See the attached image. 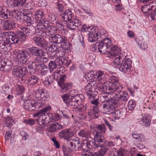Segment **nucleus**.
I'll use <instances>...</instances> for the list:
<instances>
[{"label": "nucleus", "instance_id": "1", "mask_svg": "<svg viewBox=\"0 0 156 156\" xmlns=\"http://www.w3.org/2000/svg\"><path fill=\"white\" fill-rule=\"evenodd\" d=\"M99 44L97 45L99 51L102 54L106 53L109 55V57L113 58L119 55V49L115 45H113L110 39L99 40Z\"/></svg>", "mask_w": 156, "mask_h": 156}, {"label": "nucleus", "instance_id": "2", "mask_svg": "<svg viewBox=\"0 0 156 156\" xmlns=\"http://www.w3.org/2000/svg\"><path fill=\"white\" fill-rule=\"evenodd\" d=\"M127 54L124 52H121L118 57L115 58L113 62V64L117 66L119 65V70L122 72H129L131 66L132 61L130 59L127 58Z\"/></svg>", "mask_w": 156, "mask_h": 156}, {"label": "nucleus", "instance_id": "3", "mask_svg": "<svg viewBox=\"0 0 156 156\" xmlns=\"http://www.w3.org/2000/svg\"><path fill=\"white\" fill-rule=\"evenodd\" d=\"M62 18L65 21L69 22L68 27L71 30L76 29L81 25L80 21L74 16L73 12L70 9H68L62 14Z\"/></svg>", "mask_w": 156, "mask_h": 156}, {"label": "nucleus", "instance_id": "4", "mask_svg": "<svg viewBox=\"0 0 156 156\" xmlns=\"http://www.w3.org/2000/svg\"><path fill=\"white\" fill-rule=\"evenodd\" d=\"M109 80H110V95L112 96V98L115 99V97H116L121 93L123 87L119 83L118 78L115 76H111Z\"/></svg>", "mask_w": 156, "mask_h": 156}, {"label": "nucleus", "instance_id": "5", "mask_svg": "<svg viewBox=\"0 0 156 156\" xmlns=\"http://www.w3.org/2000/svg\"><path fill=\"white\" fill-rule=\"evenodd\" d=\"M12 55L16 62L21 65L24 64L27 61L29 57L30 52L26 50H19L17 52L14 50Z\"/></svg>", "mask_w": 156, "mask_h": 156}, {"label": "nucleus", "instance_id": "6", "mask_svg": "<svg viewBox=\"0 0 156 156\" xmlns=\"http://www.w3.org/2000/svg\"><path fill=\"white\" fill-rule=\"evenodd\" d=\"M99 147H101V144L96 143L95 140L92 137L89 138L87 140H84L81 143V147L84 152L88 151V149H97Z\"/></svg>", "mask_w": 156, "mask_h": 156}, {"label": "nucleus", "instance_id": "7", "mask_svg": "<svg viewBox=\"0 0 156 156\" xmlns=\"http://www.w3.org/2000/svg\"><path fill=\"white\" fill-rule=\"evenodd\" d=\"M96 86V82L91 81L86 87L85 90L89 99H93L94 97L93 95L97 93V92L95 91Z\"/></svg>", "mask_w": 156, "mask_h": 156}, {"label": "nucleus", "instance_id": "8", "mask_svg": "<svg viewBox=\"0 0 156 156\" xmlns=\"http://www.w3.org/2000/svg\"><path fill=\"white\" fill-rule=\"evenodd\" d=\"M113 100L111 101L106 102V103H102L100 107L107 114L113 113L115 110V105Z\"/></svg>", "mask_w": 156, "mask_h": 156}, {"label": "nucleus", "instance_id": "9", "mask_svg": "<svg viewBox=\"0 0 156 156\" xmlns=\"http://www.w3.org/2000/svg\"><path fill=\"white\" fill-rule=\"evenodd\" d=\"M85 97L83 94H80L71 98L69 101L66 105L68 106H76L81 105L83 104V101Z\"/></svg>", "mask_w": 156, "mask_h": 156}, {"label": "nucleus", "instance_id": "10", "mask_svg": "<svg viewBox=\"0 0 156 156\" xmlns=\"http://www.w3.org/2000/svg\"><path fill=\"white\" fill-rule=\"evenodd\" d=\"M5 36L9 44H15L19 41V38L18 35L14 32L10 31L5 33Z\"/></svg>", "mask_w": 156, "mask_h": 156}, {"label": "nucleus", "instance_id": "11", "mask_svg": "<svg viewBox=\"0 0 156 156\" xmlns=\"http://www.w3.org/2000/svg\"><path fill=\"white\" fill-rule=\"evenodd\" d=\"M27 73L26 68L23 66L14 67L12 70V74L15 77L21 78L23 80V77Z\"/></svg>", "mask_w": 156, "mask_h": 156}, {"label": "nucleus", "instance_id": "12", "mask_svg": "<svg viewBox=\"0 0 156 156\" xmlns=\"http://www.w3.org/2000/svg\"><path fill=\"white\" fill-rule=\"evenodd\" d=\"M35 30L37 35L44 37L49 36L53 33L51 30L45 29L38 24L35 27Z\"/></svg>", "mask_w": 156, "mask_h": 156}, {"label": "nucleus", "instance_id": "13", "mask_svg": "<svg viewBox=\"0 0 156 156\" xmlns=\"http://www.w3.org/2000/svg\"><path fill=\"white\" fill-rule=\"evenodd\" d=\"M34 96L37 100L44 101L48 97L49 95L44 90L39 88L35 90Z\"/></svg>", "mask_w": 156, "mask_h": 156}, {"label": "nucleus", "instance_id": "14", "mask_svg": "<svg viewBox=\"0 0 156 156\" xmlns=\"http://www.w3.org/2000/svg\"><path fill=\"white\" fill-rule=\"evenodd\" d=\"M51 38L52 41H51V42H53L56 44H61V45H64L67 43V40L66 37L64 36L62 37L58 34L51 36Z\"/></svg>", "mask_w": 156, "mask_h": 156}, {"label": "nucleus", "instance_id": "15", "mask_svg": "<svg viewBox=\"0 0 156 156\" xmlns=\"http://www.w3.org/2000/svg\"><path fill=\"white\" fill-rule=\"evenodd\" d=\"M35 100L32 99L25 101L23 103V108L27 111L30 112L36 110Z\"/></svg>", "mask_w": 156, "mask_h": 156}, {"label": "nucleus", "instance_id": "16", "mask_svg": "<svg viewBox=\"0 0 156 156\" xmlns=\"http://www.w3.org/2000/svg\"><path fill=\"white\" fill-rule=\"evenodd\" d=\"M98 29L94 28L91 29L90 32H89V34H88L89 41L92 43L97 41V42L98 44V41H99L98 35Z\"/></svg>", "mask_w": 156, "mask_h": 156}, {"label": "nucleus", "instance_id": "17", "mask_svg": "<svg viewBox=\"0 0 156 156\" xmlns=\"http://www.w3.org/2000/svg\"><path fill=\"white\" fill-rule=\"evenodd\" d=\"M58 135L60 138L67 140L72 137L74 134L71 129H66L59 132Z\"/></svg>", "mask_w": 156, "mask_h": 156}, {"label": "nucleus", "instance_id": "18", "mask_svg": "<svg viewBox=\"0 0 156 156\" xmlns=\"http://www.w3.org/2000/svg\"><path fill=\"white\" fill-rule=\"evenodd\" d=\"M25 0H7V5L9 7L15 8L23 6Z\"/></svg>", "mask_w": 156, "mask_h": 156}, {"label": "nucleus", "instance_id": "19", "mask_svg": "<svg viewBox=\"0 0 156 156\" xmlns=\"http://www.w3.org/2000/svg\"><path fill=\"white\" fill-rule=\"evenodd\" d=\"M68 144L69 149L72 151L78 150L81 147V144H80L78 140H73L69 142Z\"/></svg>", "mask_w": 156, "mask_h": 156}, {"label": "nucleus", "instance_id": "20", "mask_svg": "<svg viewBox=\"0 0 156 156\" xmlns=\"http://www.w3.org/2000/svg\"><path fill=\"white\" fill-rule=\"evenodd\" d=\"M110 80L106 82L104 84H101V85L99 86V89L100 91L102 93V94H110Z\"/></svg>", "mask_w": 156, "mask_h": 156}, {"label": "nucleus", "instance_id": "21", "mask_svg": "<svg viewBox=\"0 0 156 156\" xmlns=\"http://www.w3.org/2000/svg\"><path fill=\"white\" fill-rule=\"evenodd\" d=\"M32 27H26L25 29L23 31H18V34L23 40H25L27 36L32 35L34 33L31 29Z\"/></svg>", "mask_w": 156, "mask_h": 156}, {"label": "nucleus", "instance_id": "22", "mask_svg": "<svg viewBox=\"0 0 156 156\" xmlns=\"http://www.w3.org/2000/svg\"><path fill=\"white\" fill-rule=\"evenodd\" d=\"M33 40L34 42L38 46L40 47H45L48 45L47 42L43 38L37 36H34Z\"/></svg>", "mask_w": 156, "mask_h": 156}, {"label": "nucleus", "instance_id": "23", "mask_svg": "<svg viewBox=\"0 0 156 156\" xmlns=\"http://www.w3.org/2000/svg\"><path fill=\"white\" fill-rule=\"evenodd\" d=\"M11 62L7 58L2 59L0 62V70L8 72L10 68Z\"/></svg>", "mask_w": 156, "mask_h": 156}, {"label": "nucleus", "instance_id": "24", "mask_svg": "<svg viewBox=\"0 0 156 156\" xmlns=\"http://www.w3.org/2000/svg\"><path fill=\"white\" fill-rule=\"evenodd\" d=\"M2 20V25L4 29L7 30H9L14 28L15 23L13 21L10 20Z\"/></svg>", "mask_w": 156, "mask_h": 156}, {"label": "nucleus", "instance_id": "25", "mask_svg": "<svg viewBox=\"0 0 156 156\" xmlns=\"http://www.w3.org/2000/svg\"><path fill=\"white\" fill-rule=\"evenodd\" d=\"M96 76V80L98 81V84H104L106 82L105 74L104 71L100 70L97 72Z\"/></svg>", "mask_w": 156, "mask_h": 156}, {"label": "nucleus", "instance_id": "26", "mask_svg": "<svg viewBox=\"0 0 156 156\" xmlns=\"http://www.w3.org/2000/svg\"><path fill=\"white\" fill-rule=\"evenodd\" d=\"M63 127V125L60 123L56 122L52 123L48 129V131L51 133H55L57 130L60 129Z\"/></svg>", "mask_w": 156, "mask_h": 156}, {"label": "nucleus", "instance_id": "27", "mask_svg": "<svg viewBox=\"0 0 156 156\" xmlns=\"http://www.w3.org/2000/svg\"><path fill=\"white\" fill-rule=\"evenodd\" d=\"M94 140H95V143L101 144V147H103L102 143L104 141V136L101 135V133H99L97 130H94Z\"/></svg>", "mask_w": 156, "mask_h": 156}, {"label": "nucleus", "instance_id": "28", "mask_svg": "<svg viewBox=\"0 0 156 156\" xmlns=\"http://www.w3.org/2000/svg\"><path fill=\"white\" fill-rule=\"evenodd\" d=\"M129 97V95L125 91L122 92V94H120L116 97H115V99L119 102H126L128 100Z\"/></svg>", "mask_w": 156, "mask_h": 156}, {"label": "nucleus", "instance_id": "29", "mask_svg": "<svg viewBox=\"0 0 156 156\" xmlns=\"http://www.w3.org/2000/svg\"><path fill=\"white\" fill-rule=\"evenodd\" d=\"M34 64L35 65V67L36 66V65L37 64H36L35 62H34L32 61H30L28 62L26 65V71L27 72H28L30 75L33 74L35 72V69L33 68V65Z\"/></svg>", "mask_w": 156, "mask_h": 156}, {"label": "nucleus", "instance_id": "30", "mask_svg": "<svg viewBox=\"0 0 156 156\" xmlns=\"http://www.w3.org/2000/svg\"><path fill=\"white\" fill-rule=\"evenodd\" d=\"M57 50V45L55 44H51L48 48V53L49 55H51L49 58L50 59H52L54 55H52L53 54H55L56 53Z\"/></svg>", "mask_w": 156, "mask_h": 156}, {"label": "nucleus", "instance_id": "31", "mask_svg": "<svg viewBox=\"0 0 156 156\" xmlns=\"http://www.w3.org/2000/svg\"><path fill=\"white\" fill-rule=\"evenodd\" d=\"M36 68L40 70L41 74L44 75L48 72V67L44 64L38 63L36 65Z\"/></svg>", "mask_w": 156, "mask_h": 156}, {"label": "nucleus", "instance_id": "32", "mask_svg": "<svg viewBox=\"0 0 156 156\" xmlns=\"http://www.w3.org/2000/svg\"><path fill=\"white\" fill-rule=\"evenodd\" d=\"M133 137L137 141L141 143L145 141V137L143 134H140L136 132H134L132 134Z\"/></svg>", "mask_w": 156, "mask_h": 156}, {"label": "nucleus", "instance_id": "33", "mask_svg": "<svg viewBox=\"0 0 156 156\" xmlns=\"http://www.w3.org/2000/svg\"><path fill=\"white\" fill-rule=\"evenodd\" d=\"M39 78L35 75H31L29 76L26 82V83L29 85H34L38 82Z\"/></svg>", "mask_w": 156, "mask_h": 156}, {"label": "nucleus", "instance_id": "34", "mask_svg": "<svg viewBox=\"0 0 156 156\" xmlns=\"http://www.w3.org/2000/svg\"><path fill=\"white\" fill-rule=\"evenodd\" d=\"M51 110V107L49 106H47L43 109L33 114V116L34 117H40V119H41L42 115L45 114L46 113Z\"/></svg>", "mask_w": 156, "mask_h": 156}, {"label": "nucleus", "instance_id": "35", "mask_svg": "<svg viewBox=\"0 0 156 156\" xmlns=\"http://www.w3.org/2000/svg\"><path fill=\"white\" fill-rule=\"evenodd\" d=\"M29 51L32 55L35 56L37 55L40 56L42 54H45L42 50L36 47H32L30 48Z\"/></svg>", "mask_w": 156, "mask_h": 156}, {"label": "nucleus", "instance_id": "36", "mask_svg": "<svg viewBox=\"0 0 156 156\" xmlns=\"http://www.w3.org/2000/svg\"><path fill=\"white\" fill-rule=\"evenodd\" d=\"M6 40L5 36L3 37L2 39L0 40V49L3 51H6L7 50V47L9 43Z\"/></svg>", "mask_w": 156, "mask_h": 156}, {"label": "nucleus", "instance_id": "37", "mask_svg": "<svg viewBox=\"0 0 156 156\" xmlns=\"http://www.w3.org/2000/svg\"><path fill=\"white\" fill-rule=\"evenodd\" d=\"M99 150L97 152L92 153L93 156H104L105 154L108 151L109 148L106 147H103Z\"/></svg>", "mask_w": 156, "mask_h": 156}, {"label": "nucleus", "instance_id": "38", "mask_svg": "<svg viewBox=\"0 0 156 156\" xmlns=\"http://www.w3.org/2000/svg\"><path fill=\"white\" fill-rule=\"evenodd\" d=\"M110 94L107 95L105 94H102L99 98V99L102 102V103H106V102L111 101L113 99L112 97L110 96Z\"/></svg>", "mask_w": 156, "mask_h": 156}, {"label": "nucleus", "instance_id": "39", "mask_svg": "<svg viewBox=\"0 0 156 156\" xmlns=\"http://www.w3.org/2000/svg\"><path fill=\"white\" fill-rule=\"evenodd\" d=\"M11 16V12L5 7L4 8V9L0 13V16L4 19H8L9 16Z\"/></svg>", "mask_w": 156, "mask_h": 156}, {"label": "nucleus", "instance_id": "40", "mask_svg": "<svg viewBox=\"0 0 156 156\" xmlns=\"http://www.w3.org/2000/svg\"><path fill=\"white\" fill-rule=\"evenodd\" d=\"M41 121L39 122V124L40 125L48 123L50 122L48 120L50 118L49 115H45V114L41 116Z\"/></svg>", "mask_w": 156, "mask_h": 156}, {"label": "nucleus", "instance_id": "41", "mask_svg": "<svg viewBox=\"0 0 156 156\" xmlns=\"http://www.w3.org/2000/svg\"><path fill=\"white\" fill-rule=\"evenodd\" d=\"M142 120L144 126H149L150 124V119L149 115L147 114L144 115L142 117Z\"/></svg>", "mask_w": 156, "mask_h": 156}, {"label": "nucleus", "instance_id": "42", "mask_svg": "<svg viewBox=\"0 0 156 156\" xmlns=\"http://www.w3.org/2000/svg\"><path fill=\"white\" fill-rule=\"evenodd\" d=\"M38 24L43 27L44 28L48 29L50 25L49 22L48 21L43 19L41 20L38 19Z\"/></svg>", "mask_w": 156, "mask_h": 156}, {"label": "nucleus", "instance_id": "43", "mask_svg": "<svg viewBox=\"0 0 156 156\" xmlns=\"http://www.w3.org/2000/svg\"><path fill=\"white\" fill-rule=\"evenodd\" d=\"M90 131H84L81 130L78 133V135L82 137H84L88 139L90 137H91L90 135Z\"/></svg>", "mask_w": 156, "mask_h": 156}, {"label": "nucleus", "instance_id": "44", "mask_svg": "<svg viewBox=\"0 0 156 156\" xmlns=\"http://www.w3.org/2000/svg\"><path fill=\"white\" fill-rule=\"evenodd\" d=\"M42 80L43 84L47 87H51L53 82V81L49 79L48 77L46 78H42Z\"/></svg>", "mask_w": 156, "mask_h": 156}, {"label": "nucleus", "instance_id": "45", "mask_svg": "<svg viewBox=\"0 0 156 156\" xmlns=\"http://www.w3.org/2000/svg\"><path fill=\"white\" fill-rule=\"evenodd\" d=\"M93 112H94V117L95 118L98 117L99 113L98 108L97 107H93L92 109L89 110L88 112V115H92Z\"/></svg>", "mask_w": 156, "mask_h": 156}, {"label": "nucleus", "instance_id": "46", "mask_svg": "<svg viewBox=\"0 0 156 156\" xmlns=\"http://www.w3.org/2000/svg\"><path fill=\"white\" fill-rule=\"evenodd\" d=\"M27 0H25L23 3V5L19 7V9H21L24 8H26L28 9H31L33 7L34 3L32 2H30L26 3Z\"/></svg>", "mask_w": 156, "mask_h": 156}, {"label": "nucleus", "instance_id": "47", "mask_svg": "<svg viewBox=\"0 0 156 156\" xmlns=\"http://www.w3.org/2000/svg\"><path fill=\"white\" fill-rule=\"evenodd\" d=\"M25 87L19 84H17L16 86V91L17 94L20 95L22 94L25 91Z\"/></svg>", "mask_w": 156, "mask_h": 156}, {"label": "nucleus", "instance_id": "48", "mask_svg": "<svg viewBox=\"0 0 156 156\" xmlns=\"http://www.w3.org/2000/svg\"><path fill=\"white\" fill-rule=\"evenodd\" d=\"M62 65L68 67L69 65L72 62V61L71 60L65 57L64 56H62Z\"/></svg>", "mask_w": 156, "mask_h": 156}, {"label": "nucleus", "instance_id": "49", "mask_svg": "<svg viewBox=\"0 0 156 156\" xmlns=\"http://www.w3.org/2000/svg\"><path fill=\"white\" fill-rule=\"evenodd\" d=\"M98 131L100 133H105L106 130V128L105 125L103 124L99 125L97 127Z\"/></svg>", "mask_w": 156, "mask_h": 156}, {"label": "nucleus", "instance_id": "50", "mask_svg": "<svg viewBox=\"0 0 156 156\" xmlns=\"http://www.w3.org/2000/svg\"><path fill=\"white\" fill-rule=\"evenodd\" d=\"M49 117L51 119V121H56L61 119V117L57 113L49 114Z\"/></svg>", "mask_w": 156, "mask_h": 156}, {"label": "nucleus", "instance_id": "51", "mask_svg": "<svg viewBox=\"0 0 156 156\" xmlns=\"http://www.w3.org/2000/svg\"><path fill=\"white\" fill-rule=\"evenodd\" d=\"M114 115H113L115 119H118L120 118H121L123 115V114H124V113L121 112L120 110H117L115 112H114L113 113Z\"/></svg>", "mask_w": 156, "mask_h": 156}, {"label": "nucleus", "instance_id": "52", "mask_svg": "<svg viewBox=\"0 0 156 156\" xmlns=\"http://www.w3.org/2000/svg\"><path fill=\"white\" fill-rule=\"evenodd\" d=\"M72 86L73 85L71 83H65L63 84L60 87L62 89L65 91H67L69 89H70L72 87Z\"/></svg>", "mask_w": 156, "mask_h": 156}, {"label": "nucleus", "instance_id": "53", "mask_svg": "<svg viewBox=\"0 0 156 156\" xmlns=\"http://www.w3.org/2000/svg\"><path fill=\"white\" fill-rule=\"evenodd\" d=\"M34 15L36 16V18H39V19L41 20V19L44 15V12L41 10H37L36 11Z\"/></svg>", "mask_w": 156, "mask_h": 156}, {"label": "nucleus", "instance_id": "54", "mask_svg": "<svg viewBox=\"0 0 156 156\" xmlns=\"http://www.w3.org/2000/svg\"><path fill=\"white\" fill-rule=\"evenodd\" d=\"M136 106L135 101L133 100H129L128 103V108L129 110H132L134 109Z\"/></svg>", "mask_w": 156, "mask_h": 156}, {"label": "nucleus", "instance_id": "55", "mask_svg": "<svg viewBox=\"0 0 156 156\" xmlns=\"http://www.w3.org/2000/svg\"><path fill=\"white\" fill-rule=\"evenodd\" d=\"M98 35V36L99 40H103L104 39H109V38H106L105 37L106 36V33L105 31H99Z\"/></svg>", "mask_w": 156, "mask_h": 156}, {"label": "nucleus", "instance_id": "56", "mask_svg": "<svg viewBox=\"0 0 156 156\" xmlns=\"http://www.w3.org/2000/svg\"><path fill=\"white\" fill-rule=\"evenodd\" d=\"M49 69L50 72H52L53 70L57 68L54 61H50L48 64Z\"/></svg>", "mask_w": 156, "mask_h": 156}, {"label": "nucleus", "instance_id": "57", "mask_svg": "<svg viewBox=\"0 0 156 156\" xmlns=\"http://www.w3.org/2000/svg\"><path fill=\"white\" fill-rule=\"evenodd\" d=\"M5 123L6 126L11 127L14 123V121L12 118L8 117L6 119Z\"/></svg>", "mask_w": 156, "mask_h": 156}, {"label": "nucleus", "instance_id": "58", "mask_svg": "<svg viewBox=\"0 0 156 156\" xmlns=\"http://www.w3.org/2000/svg\"><path fill=\"white\" fill-rule=\"evenodd\" d=\"M142 12L145 13H148L149 11L151 10V8L149 4L144 5L141 8Z\"/></svg>", "mask_w": 156, "mask_h": 156}, {"label": "nucleus", "instance_id": "59", "mask_svg": "<svg viewBox=\"0 0 156 156\" xmlns=\"http://www.w3.org/2000/svg\"><path fill=\"white\" fill-rule=\"evenodd\" d=\"M23 20L27 23V25L30 26L32 24V19L27 15H24L23 18Z\"/></svg>", "mask_w": 156, "mask_h": 156}, {"label": "nucleus", "instance_id": "60", "mask_svg": "<svg viewBox=\"0 0 156 156\" xmlns=\"http://www.w3.org/2000/svg\"><path fill=\"white\" fill-rule=\"evenodd\" d=\"M62 56H58L56 58L54 62L57 67L62 66Z\"/></svg>", "mask_w": 156, "mask_h": 156}, {"label": "nucleus", "instance_id": "61", "mask_svg": "<svg viewBox=\"0 0 156 156\" xmlns=\"http://www.w3.org/2000/svg\"><path fill=\"white\" fill-rule=\"evenodd\" d=\"M66 76L65 74H64L61 76L59 81H58V83L60 87L64 83V81L66 79Z\"/></svg>", "mask_w": 156, "mask_h": 156}, {"label": "nucleus", "instance_id": "62", "mask_svg": "<svg viewBox=\"0 0 156 156\" xmlns=\"http://www.w3.org/2000/svg\"><path fill=\"white\" fill-rule=\"evenodd\" d=\"M117 156H126V152L123 148H120L116 151Z\"/></svg>", "mask_w": 156, "mask_h": 156}, {"label": "nucleus", "instance_id": "63", "mask_svg": "<svg viewBox=\"0 0 156 156\" xmlns=\"http://www.w3.org/2000/svg\"><path fill=\"white\" fill-rule=\"evenodd\" d=\"M87 78H88L90 80L96 78V73L91 71L87 74L86 76Z\"/></svg>", "mask_w": 156, "mask_h": 156}, {"label": "nucleus", "instance_id": "64", "mask_svg": "<svg viewBox=\"0 0 156 156\" xmlns=\"http://www.w3.org/2000/svg\"><path fill=\"white\" fill-rule=\"evenodd\" d=\"M63 101L66 105L71 99V97L68 94H65L61 96Z\"/></svg>", "mask_w": 156, "mask_h": 156}]
</instances>
